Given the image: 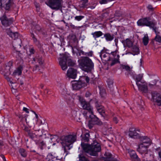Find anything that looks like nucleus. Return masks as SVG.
Masks as SVG:
<instances>
[{
    "instance_id": "obj_1",
    "label": "nucleus",
    "mask_w": 161,
    "mask_h": 161,
    "mask_svg": "<svg viewBox=\"0 0 161 161\" xmlns=\"http://www.w3.org/2000/svg\"><path fill=\"white\" fill-rule=\"evenodd\" d=\"M81 146L86 153L92 156H97L98 153L101 150L100 144L96 142H93L91 145L81 143Z\"/></svg>"
},
{
    "instance_id": "obj_2",
    "label": "nucleus",
    "mask_w": 161,
    "mask_h": 161,
    "mask_svg": "<svg viewBox=\"0 0 161 161\" xmlns=\"http://www.w3.org/2000/svg\"><path fill=\"white\" fill-rule=\"evenodd\" d=\"M81 106L84 109L86 110L84 111L83 114L86 119L90 118L91 119L95 118L96 120L98 118L94 114L93 108L90 104L83 100L80 101Z\"/></svg>"
},
{
    "instance_id": "obj_3",
    "label": "nucleus",
    "mask_w": 161,
    "mask_h": 161,
    "mask_svg": "<svg viewBox=\"0 0 161 161\" xmlns=\"http://www.w3.org/2000/svg\"><path fill=\"white\" fill-rule=\"evenodd\" d=\"M79 64L83 70L90 72L94 67V64L92 60L87 57H84L79 61Z\"/></svg>"
},
{
    "instance_id": "obj_4",
    "label": "nucleus",
    "mask_w": 161,
    "mask_h": 161,
    "mask_svg": "<svg viewBox=\"0 0 161 161\" xmlns=\"http://www.w3.org/2000/svg\"><path fill=\"white\" fill-rule=\"evenodd\" d=\"M76 139V136L74 135H70L61 137L60 143L64 148V152H65L67 149H70L69 146L75 141Z\"/></svg>"
},
{
    "instance_id": "obj_5",
    "label": "nucleus",
    "mask_w": 161,
    "mask_h": 161,
    "mask_svg": "<svg viewBox=\"0 0 161 161\" xmlns=\"http://www.w3.org/2000/svg\"><path fill=\"white\" fill-rule=\"evenodd\" d=\"M151 144L150 139L146 137L143 138L141 142L139 144L137 150L141 154H146L147 153L148 148Z\"/></svg>"
},
{
    "instance_id": "obj_6",
    "label": "nucleus",
    "mask_w": 161,
    "mask_h": 161,
    "mask_svg": "<svg viewBox=\"0 0 161 161\" xmlns=\"http://www.w3.org/2000/svg\"><path fill=\"white\" fill-rule=\"evenodd\" d=\"M150 17L140 19L137 22V25L139 26H146L149 27H154L157 24L154 21H150Z\"/></svg>"
},
{
    "instance_id": "obj_7",
    "label": "nucleus",
    "mask_w": 161,
    "mask_h": 161,
    "mask_svg": "<svg viewBox=\"0 0 161 161\" xmlns=\"http://www.w3.org/2000/svg\"><path fill=\"white\" fill-rule=\"evenodd\" d=\"M46 3L52 9L57 10L62 8L61 0H49Z\"/></svg>"
},
{
    "instance_id": "obj_8",
    "label": "nucleus",
    "mask_w": 161,
    "mask_h": 161,
    "mask_svg": "<svg viewBox=\"0 0 161 161\" xmlns=\"http://www.w3.org/2000/svg\"><path fill=\"white\" fill-rule=\"evenodd\" d=\"M151 101L158 106H161V92H153L151 93Z\"/></svg>"
},
{
    "instance_id": "obj_9",
    "label": "nucleus",
    "mask_w": 161,
    "mask_h": 161,
    "mask_svg": "<svg viewBox=\"0 0 161 161\" xmlns=\"http://www.w3.org/2000/svg\"><path fill=\"white\" fill-rule=\"evenodd\" d=\"M12 66V62H9L1 68L0 70L1 73L4 76H8L11 74L10 69Z\"/></svg>"
},
{
    "instance_id": "obj_10",
    "label": "nucleus",
    "mask_w": 161,
    "mask_h": 161,
    "mask_svg": "<svg viewBox=\"0 0 161 161\" xmlns=\"http://www.w3.org/2000/svg\"><path fill=\"white\" fill-rule=\"evenodd\" d=\"M35 116L32 115H28L26 117L25 120L27 124L30 127L34 125L35 122L37 123L38 116L34 112Z\"/></svg>"
},
{
    "instance_id": "obj_11",
    "label": "nucleus",
    "mask_w": 161,
    "mask_h": 161,
    "mask_svg": "<svg viewBox=\"0 0 161 161\" xmlns=\"http://www.w3.org/2000/svg\"><path fill=\"white\" fill-rule=\"evenodd\" d=\"M137 86L138 90L142 93H147L148 92L147 84L145 81L138 83Z\"/></svg>"
},
{
    "instance_id": "obj_12",
    "label": "nucleus",
    "mask_w": 161,
    "mask_h": 161,
    "mask_svg": "<svg viewBox=\"0 0 161 161\" xmlns=\"http://www.w3.org/2000/svg\"><path fill=\"white\" fill-rule=\"evenodd\" d=\"M59 63L62 70H65L67 69V57L64 56L62 58H60L59 59Z\"/></svg>"
},
{
    "instance_id": "obj_13",
    "label": "nucleus",
    "mask_w": 161,
    "mask_h": 161,
    "mask_svg": "<svg viewBox=\"0 0 161 161\" xmlns=\"http://www.w3.org/2000/svg\"><path fill=\"white\" fill-rule=\"evenodd\" d=\"M21 40L20 39H18L16 41H14L13 42V47L14 48L15 50H16L17 53L18 54V55L20 58H23V54L19 52V51L17 49V48H20L21 47V45L20 44Z\"/></svg>"
},
{
    "instance_id": "obj_14",
    "label": "nucleus",
    "mask_w": 161,
    "mask_h": 161,
    "mask_svg": "<svg viewBox=\"0 0 161 161\" xmlns=\"http://www.w3.org/2000/svg\"><path fill=\"white\" fill-rule=\"evenodd\" d=\"M86 86V84L85 83H82L81 81H75L72 83L73 89L74 90H77Z\"/></svg>"
},
{
    "instance_id": "obj_15",
    "label": "nucleus",
    "mask_w": 161,
    "mask_h": 161,
    "mask_svg": "<svg viewBox=\"0 0 161 161\" xmlns=\"http://www.w3.org/2000/svg\"><path fill=\"white\" fill-rule=\"evenodd\" d=\"M0 19L2 25L5 27L9 26L12 23V21L8 19L4 15L0 18Z\"/></svg>"
},
{
    "instance_id": "obj_16",
    "label": "nucleus",
    "mask_w": 161,
    "mask_h": 161,
    "mask_svg": "<svg viewBox=\"0 0 161 161\" xmlns=\"http://www.w3.org/2000/svg\"><path fill=\"white\" fill-rule=\"evenodd\" d=\"M67 75L69 78L75 79L76 77V70L73 68H70L67 70Z\"/></svg>"
},
{
    "instance_id": "obj_17",
    "label": "nucleus",
    "mask_w": 161,
    "mask_h": 161,
    "mask_svg": "<svg viewBox=\"0 0 161 161\" xmlns=\"http://www.w3.org/2000/svg\"><path fill=\"white\" fill-rule=\"evenodd\" d=\"M100 56L103 62L104 63L110 60L109 53L101 52L100 53Z\"/></svg>"
},
{
    "instance_id": "obj_18",
    "label": "nucleus",
    "mask_w": 161,
    "mask_h": 161,
    "mask_svg": "<svg viewBox=\"0 0 161 161\" xmlns=\"http://www.w3.org/2000/svg\"><path fill=\"white\" fill-rule=\"evenodd\" d=\"M129 136L132 138H136L139 136V134L136 132L135 128L132 127L130 128L129 131Z\"/></svg>"
},
{
    "instance_id": "obj_19",
    "label": "nucleus",
    "mask_w": 161,
    "mask_h": 161,
    "mask_svg": "<svg viewBox=\"0 0 161 161\" xmlns=\"http://www.w3.org/2000/svg\"><path fill=\"white\" fill-rule=\"evenodd\" d=\"M28 135L31 138L34 140L36 143H38V137H40L42 136V135L38 134L36 135L35 134L31 132L30 131H28Z\"/></svg>"
},
{
    "instance_id": "obj_20",
    "label": "nucleus",
    "mask_w": 161,
    "mask_h": 161,
    "mask_svg": "<svg viewBox=\"0 0 161 161\" xmlns=\"http://www.w3.org/2000/svg\"><path fill=\"white\" fill-rule=\"evenodd\" d=\"M7 33L13 39L15 40L18 37L19 34L18 33H14L11 31L9 30H6Z\"/></svg>"
},
{
    "instance_id": "obj_21",
    "label": "nucleus",
    "mask_w": 161,
    "mask_h": 161,
    "mask_svg": "<svg viewBox=\"0 0 161 161\" xmlns=\"http://www.w3.org/2000/svg\"><path fill=\"white\" fill-rule=\"evenodd\" d=\"M104 156V160L105 161H113V158L112 154L109 153H105Z\"/></svg>"
},
{
    "instance_id": "obj_22",
    "label": "nucleus",
    "mask_w": 161,
    "mask_h": 161,
    "mask_svg": "<svg viewBox=\"0 0 161 161\" xmlns=\"http://www.w3.org/2000/svg\"><path fill=\"white\" fill-rule=\"evenodd\" d=\"M96 107L98 112L102 115H103L105 113L104 109L103 107L97 103H96Z\"/></svg>"
},
{
    "instance_id": "obj_23",
    "label": "nucleus",
    "mask_w": 161,
    "mask_h": 161,
    "mask_svg": "<svg viewBox=\"0 0 161 161\" xmlns=\"http://www.w3.org/2000/svg\"><path fill=\"white\" fill-rule=\"evenodd\" d=\"M117 58H114V59H112L111 61H110V60L109 61L108 65V66H112L115 64L119 63V57L118 55Z\"/></svg>"
},
{
    "instance_id": "obj_24",
    "label": "nucleus",
    "mask_w": 161,
    "mask_h": 161,
    "mask_svg": "<svg viewBox=\"0 0 161 161\" xmlns=\"http://www.w3.org/2000/svg\"><path fill=\"white\" fill-rule=\"evenodd\" d=\"M129 153L130 157L131 159L134 160H137V161H138L139 159L135 151H130Z\"/></svg>"
},
{
    "instance_id": "obj_25",
    "label": "nucleus",
    "mask_w": 161,
    "mask_h": 161,
    "mask_svg": "<svg viewBox=\"0 0 161 161\" xmlns=\"http://www.w3.org/2000/svg\"><path fill=\"white\" fill-rule=\"evenodd\" d=\"M104 37L107 41H112L114 38V35H111L109 33H107L104 34Z\"/></svg>"
},
{
    "instance_id": "obj_26",
    "label": "nucleus",
    "mask_w": 161,
    "mask_h": 161,
    "mask_svg": "<svg viewBox=\"0 0 161 161\" xmlns=\"http://www.w3.org/2000/svg\"><path fill=\"white\" fill-rule=\"evenodd\" d=\"M92 34L95 39L96 40L97 38L102 36L103 35V33L101 31H97L92 33Z\"/></svg>"
},
{
    "instance_id": "obj_27",
    "label": "nucleus",
    "mask_w": 161,
    "mask_h": 161,
    "mask_svg": "<svg viewBox=\"0 0 161 161\" xmlns=\"http://www.w3.org/2000/svg\"><path fill=\"white\" fill-rule=\"evenodd\" d=\"M143 76V74H140L136 75L135 76V80L136 81V85H137L138 82H143V81H142Z\"/></svg>"
},
{
    "instance_id": "obj_28",
    "label": "nucleus",
    "mask_w": 161,
    "mask_h": 161,
    "mask_svg": "<svg viewBox=\"0 0 161 161\" xmlns=\"http://www.w3.org/2000/svg\"><path fill=\"white\" fill-rule=\"evenodd\" d=\"M22 73L21 68L20 67H18L14 72L13 75L14 76L17 75H21Z\"/></svg>"
},
{
    "instance_id": "obj_29",
    "label": "nucleus",
    "mask_w": 161,
    "mask_h": 161,
    "mask_svg": "<svg viewBox=\"0 0 161 161\" xmlns=\"http://www.w3.org/2000/svg\"><path fill=\"white\" fill-rule=\"evenodd\" d=\"M118 53V48L117 47L114 51L112 52L111 53L109 54L110 55H112L114 57V58H117L118 57V55L119 57V54Z\"/></svg>"
},
{
    "instance_id": "obj_30",
    "label": "nucleus",
    "mask_w": 161,
    "mask_h": 161,
    "mask_svg": "<svg viewBox=\"0 0 161 161\" xmlns=\"http://www.w3.org/2000/svg\"><path fill=\"white\" fill-rule=\"evenodd\" d=\"M13 3V0H7L5 7L6 9L8 10Z\"/></svg>"
},
{
    "instance_id": "obj_31",
    "label": "nucleus",
    "mask_w": 161,
    "mask_h": 161,
    "mask_svg": "<svg viewBox=\"0 0 161 161\" xmlns=\"http://www.w3.org/2000/svg\"><path fill=\"white\" fill-rule=\"evenodd\" d=\"M47 156L49 159H51L52 160L57 159V156L55 153L53 154L52 153H49L48 154Z\"/></svg>"
},
{
    "instance_id": "obj_32",
    "label": "nucleus",
    "mask_w": 161,
    "mask_h": 161,
    "mask_svg": "<svg viewBox=\"0 0 161 161\" xmlns=\"http://www.w3.org/2000/svg\"><path fill=\"white\" fill-rule=\"evenodd\" d=\"M125 44L129 47H131L132 46V43L130 39H126L125 42Z\"/></svg>"
},
{
    "instance_id": "obj_33",
    "label": "nucleus",
    "mask_w": 161,
    "mask_h": 161,
    "mask_svg": "<svg viewBox=\"0 0 161 161\" xmlns=\"http://www.w3.org/2000/svg\"><path fill=\"white\" fill-rule=\"evenodd\" d=\"M132 51L135 53L134 54H133L134 55L136 54H137L139 53V48L136 46H134L132 48Z\"/></svg>"
},
{
    "instance_id": "obj_34",
    "label": "nucleus",
    "mask_w": 161,
    "mask_h": 161,
    "mask_svg": "<svg viewBox=\"0 0 161 161\" xmlns=\"http://www.w3.org/2000/svg\"><path fill=\"white\" fill-rule=\"evenodd\" d=\"M148 42V38L147 35H145L143 38V42L144 45H147Z\"/></svg>"
},
{
    "instance_id": "obj_35",
    "label": "nucleus",
    "mask_w": 161,
    "mask_h": 161,
    "mask_svg": "<svg viewBox=\"0 0 161 161\" xmlns=\"http://www.w3.org/2000/svg\"><path fill=\"white\" fill-rule=\"evenodd\" d=\"M34 61L37 62L39 64L41 65L42 64V59L41 57L38 56V57L33 58Z\"/></svg>"
},
{
    "instance_id": "obj_36",
    "label": "nucleus",
    "mask_w": 161,
    "mask_h": 161,
    "mask_svg": "<svg viewBox=\"0 0 161 161\" xmlns=\"http://www.w3.org/2000/svg\"><path fill=\"white\" fill-rule=\"evenodd\" d=\"M67 62L69 66H74L75 65L74 62H73L72 60L67 58Z\"/></svg>"
},
{
    "instance_id": "obj_37",
    "label": "nucleus",
    "mask_w": 161,
    "mask_h": 161,
    "mask_svg": "<svg viewBox=\"0 0 161 161\" xmlns=\"http://www.w3.org/2000/svg\"><path fill=\"white\" fill-rule=\"evenodd\" d=\"M90 136L89 134L88 133H86L85 134L84 136L83 137V140L85 142H88L89 141V138Z\"/></svg>"
},
{
    "instance_id": "obj_38",
    "label": "nucleus",
    "mask_w": 161,
    "mask_h": 161,
    "mask_svg": "<svg viewBox=\"0 0 161 161\" xmlns=\"http://www.w3.org/2000/svg\"><path fill=\"white\" fill-rule=\"evenodd\" d=\"M19 152L20 153L21 155L23 157H25L26 156V154L25 153V150L23 149H20L19 150Z\"/></svg>"
},
{
    "instance_id": "obj_39",
    "label": "nucleus",
    "mask_w": 161,
    "mask_h": 161,
    "mask_svg": "<svg viewBox=\"0 0 161 161\" xmlns=\"http://www.w3.org/2000/svg\"><path fill=\"white\" fill-rule=\"evenodd\" d=\"M38 143H36V144H37L39 145V146L40 147L41 149H43V147L45 145V143L43 141H39L38 140Z\"/></svg>"
},
{
    "instance_id": "obj_40",
    "label": "nucleus",
    "mask_w": 161,
    "mask_h": 161,
    "mask_svg": "<svg viewBox=\"0 0 161 161\" xmlns=\"http://www.w3.org/2000/svg\"><path fill=\"white\" fill-rule=\"evenodd\" d=\"M108 86L109 87H111L112 86L113 84V80L111 79H108L107 81Z\"/></svg>"
},
{
    "instance_id": "obj_41",
    "label": "nucleus",
    "mask_w": 161,
    "mask_h": 161,
    "mask_svg": "<svg viewBox=\"0 0 161 161\" xmlns=\"http://www.w3.org/2000/svg\"><path fill=\"white\" fill-rule=\"evenodd\" d=\"M70 42H77V39L76 37V36L75 35H72L71 36V38L70 39Z\"/></svg>"
},
{
    "instance_id": "obj_42",
    "label": "nucleus",
    "mask_w": 161,
    "mask_h": 161,
    "mask_svg": "<svg viewBox=\"0 0 161 161\" xmlns=\"http://www.w3.org/2000/svg\"><path fill=\"white\" fill-rule=\"evenodd\" d=\"M84 18V16H83L80 15V16H77L75 17V20H77L78 21H80L82 19Z\"/></svg>"
},
{
    "instance_id": "obj_43",
    "label": "nucleus",
    "mask_w": 161,
    "mask_h": 161,
    "mask_svg": "<svg viewBox=\"0 0 161 161\" xmlns=\"http://www.w3.org/2000/svg\"><path fill=\"white\" fill-rule=\"evenodd\" d=\"M79 157L80 158V160L81 161H89V160L86 158L84 156H81V155H79Z\"/></svg>"
},
{
    "instance_id": "obj_44",
    "label": "nucleus",
    "mask_w": 161,
    "mask_h": 161,
    "mask_svg": "<svg viewBox=\"0 0 161 161\" xmlns=\"http://www.w3.org/2000/svg\"><path fill=\"white\" fill-rule=\"evenodd\" d=\"M155 40L161 43V37L157 35L155 38Z\"/></svg>"
},
{
    "instance_id": "obj_45",
    "label": "nucleus",
    "mask_w": 161,
    "mask_h": 161,
    "mask_svg": "<svg viewBox=\"0 0 161 161\" xmlns=\"http://www.w3.org/2000/svg\"><path fill=\"white\" fill-rule=\"evenodd\" d=\"M158 151L159 157L161 159V149L160 147L157 148L156 149Z\"/></svg>"
},
{
    "instance_id": "obj_46",
    "label": "nucleus",
    "mask_w": 161,
    "mask_h": 161,
    "mask_svg": "<svg viewBox=\"0 0 161 161\" xmlns=\"http://www.w3.org/2000/svg\"><path fill=\"white\" fill-rule=\"evenodd\" d=\"M110 1V0H101L99 1V3L101 4H106Z\"/></svg>"
},
{
    "instance_id": "obj_47",
    "label": "nucleus",
    "mask_w": 161,
    "mask_h": 161,
    "mask_svg": "<svg viewBox=\"0 0 161 161\" xmlns=\"http://www.w3.org/2000/svg\"><path fill=\"white\" fill-rule=\"evenodd\" d=\"M93 55V52L92 51H91L89 52L86 53L85 54V55L90 57H91Z\"/></svg>"
},
{
    "instance_id": "obj_48",
    "label": "nucleus",
    "mask_w": 161,
    "mask_h": 161,
    "mask_svg": "<svg viewBox=\"0 0 161 161\" xmlns=\"http://www.w3.org/2000/svg\"><path fill=\"white\" fill-rule=\"evenodd\" d=\"M31 36L34 42H38L36 38L35 37V36L33 33L31 34Z\"/></svg>"
},
{
    "instance_id": "obj_49",
    "label": "nucleus",
    "mask_w": 161,
    "mask_h": 161,
    "mask_svg": "<svg viewBox=\"0 0 161 161\" xmlns=\"http://www.w3.org/2000/svg\"><path fill=\"white\" fill-rule=\"evenodd\" d=\"M39 67L38 66L36 65L33 68V71H36L37 70H38Z\"/></svg>"
},
{
    "instance_id": "obj_50",
    "label": "nucleus",
    "mask_w": 161,
    "mask_h": 161,
    "mask_svg": "<svg viewBox=\"0 0 161 161\" xmlns=\"http://www.w3.org/2000/svg\"><path fill=\"white\" fill-rule=\"evenodd\" d=\"M84 78L85 79V80H86V83H89L90 80L89 78L87 76H84Z\"/></svg>"
},
{
    "instance_id": "obj_51",
    "label": "nucleus",
    "mask_w": 161,
    "mask_h": 161,
    "mask_svg": "<svg viewBox=\"0 0 161 161\" xmlns=\"http://www.w3.org/2000/svg\"><path fill=\"white\" fill-rule=\"evenodd\" d=\"M29 52L31 54H32L34 53L35 52L33 48H30L29 49Z\"/></svg>"
},
{
    "instance_id": "obj_52",
    "label": "nucleus",
    "mask_w": 161,
    "mask_h": 161,
    "mask_svg": "<svg viewBox=\"0 0 161 161\" xmlns=\"http://www.w3.org/2000/svg\"><path fill=\"white\" fill-rule=\"evenodd\" d=\"M113 121L116 124H117L118 122V120L117 117H115L113 118Z\"/></svg>"
},
{
    "instance_id": "obj_53",
    "label": "nucleus",
    "mask_w": 161,
    "mask_h": 161,
    "mask_svg": "<svg viewBox=\"0 0 161 161\" xmlns=\"http://www.w3.org/2000/svg\"><path fill=\"white\" fill-rule=\"evenodd\" d=\"M23 110L25 112L27 113H29V111H28V109L27 108H25V107H24L23 108Z\"/></svg>"
},
{
    "instance_id": "obj_54",
    "label": "nucleus",
    "mask_w": 161,
    "mask_h": 161,
    "mask_svg": "<svg viewBox=\"0 0 161 161\" xmlns=\"http://www.w3.org/2000/svg\"><path fill=\"white\" fill-rule=\"evenodd\" d=\"M36 29L38 31H39L41 30V28L39 26L36 25Z\"/></svg>"
},
{
    "instance_id": "obj_55",
    "label": "nucleus",
    "mask_w": 161,
    "mask_h": 161,
    "mask_svg": "<svg viewBox=\"0 0 161 161\" xmlns=\"http://www.w3.org/2000/svg\"><path fill=\"white\" fill-rule=\"evenodd\" d=\"M5 77V78L7 79V80L8 81H9L10 83H12V81H11V79L9 78L8 76H4Z\"/></svg>"
},
{
    "instance_id": "obj_56",
    "label": "nucleus",
    "mask_w": 161,
    "mask_h": 161,
    "mask_svg": "<svg viewBox=\"0 0 161 161\" xmlns=\"http://www.w3.org/2000/svg\"><path fill=\"white\" fill-rule=\"evenodd\" d=\"M124 68L126 70H129L130 69V67L128 66H125Z\"/></svg>"
},
{
    "instance_id": "obj_57",
    "label": "nucleus",
    "mask_w": 161,
    "mask_h": 161,
    "mask_svg": "<svg viewBox=\"0 0 161 161\" xmlns=\"http://www.w3.org/2000/svg\"><path fill=\"white\" fill-rule=\"evenodd\" d=\"M147 8L148 9L150 10H153V8L152 6L151 5H148L147 6Z\"/></svg>"
},
{
    "instance_id": "obj_58",
    "label": "nucleus",
    "mask_w": 161,
    "mask_h": 161,
    "mask_svg": "<svg viewBox=\"0 0 161 161\" xmlns=\"http://www.w3.org/2000/svg\"><path fill=\"white\" fill-rule=\"evenodd\" d=\"M91 94L90 92H87L86 93L85 95L86 97H89L91 95Z\"/></svg>"
},
{
    "instance_id": "obj_59",
    "label": "nucleus",
    "mask_w": 161,
    "mask_h": 161,
    "mask_svg": "<svg viewBox=\"0 0 161 161\" xmlns=\"http://www.w3.org/2000/svg\"><path fill=\"white\" fill-rule=\"evenodd\" d=\"M24 129L26 131H27V132H28V131H29V130H28V127H27L26 126H24Z\"/></svg>"
},
{
    "instance_id": "obj_60",
    "label": "nucleus",
    "mask_w": 161,
    "mask_h": 161,
    "mask_svg": "<svg viewBox=\"0 0 161 161\" xmlns=\"http://www.w3.org/2000/svg\"><path fill=\"white\" fill-rule=\"evenodd\" d=\"M3 0H0V8H1L2 6Z\"/></svg>"
},
{
    "instance_id": "obj_61",
    "label": "nucleus",
    "mask_w": 161,
    "mask_h": 161,
    "mask_svg": "<svg viewBox=\"0 0 161 161\" xmlns=\"http://www.w3.org/2000/svg\"><path fill=\"white\" fill-rule=\"evenodd\" d=\"M2 158L4 161H6L5 157L4 156H2Z\"/></svg>"
},
{
    "instance_id": "obj_62",
    "label": "nucleus",
    "mask_w": 161,
    "mask_h": 161,
    "mask_svg": "<svg viewBox=\"0 0 161 161\" xmlns=\"http://www.w3.org/2000/svg\"><path fill=\"white\" fill-rule=\"evenodd\" d=\"M84 3H86L87 2L88 0H82Z\"/></svg>"
},
{
    "instance_id": "obj_63",
    "label": "nucleus",
    "mask_w": 161,
    "mask_h": 161,
    "mask_svg": "<svg viewBox=\"0 0 161 161\" xmlns=\"http://www.w3.org/2000/svg\"><path fill=\"white\" fill-rule=\"evenodd\" d=\"M70 26H71L72 27L74 28L75 26L74 25H72V24L70 25Z\"/></svg>"
},
{
    "instance_id": "obj_64",
    "label": "nucleus",
    "mask_w": 161,
    "mask_h": 161,
    "mask_svg": "<svg viewBox=\"0 0 161 161\" xmlns=\"http://www.w3.org/2000/svg\"><path fill=\"white\" fill-rule=\"evenodd\" d=\"M40 87H41V88H42L43 87V84H41L40 85Z\"/></svg>"
}]
</instances>
